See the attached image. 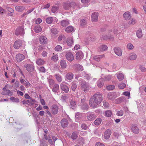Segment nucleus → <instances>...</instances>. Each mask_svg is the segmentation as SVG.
<instances>
[{
  "instance_id": "nucleus-41",
  "label": "nucleus",
  "mask_w": 146,
  "mask_h": 146,
  "mask_svg": "<svg viewBox=\"0 0 146 146\" xmlns=\"http://www.w3.org/2000/svg\"><path fill=\"white\" fill-rule=\"evenodd\" d=\"M102 122V119L100 118H98L94 121V124L96 125H98L100 124Z\"/></svg>"
},
{
  "instance_id": "nucleus-50",
  "label": "nucleus",
  "mask_w": 146,
  "mask_h": 146,
  "mask_svg": "<svg viewBox=\"0 0 146 146\" xmlns=\"http://www.w3.org/2000/svg\"><path fill=\"white\" fill-rule=\"evenodd\" d=\"M51 59L54 62L57 61L58 60V55H55L53 56L52 57Z\"/></svg>"
},
{
  "instance_id": "nucleus-51",
  "label": "nucleus",
  "mask_w": 146,
  "mask_h": 146,
  "mask_svg": "<svg viewBox=\"0 0 146 146\" xmlns=\"http://www.w3.org/2000/svg\"><path fill=\"white\" fill-rule=\"evenodd\" d=\"M112 76L110 75H108L104 77V79L106 81H109L111 78Z\"/></svg>"
},
{
  "instance_id": "nucleus-29",
  "label": "nucleus",
  "mask_w": 146,
  "mask_h": 146,
  "mask_svg": "<svg viewBox=\"0 0 146 146\" xmlns=\"http://www.w3.org/2000/svg\"><path fill=\"white\" fill-rule=\"evenodd\" d=\"M54 76L55 77L56 80L58 82H60L62 81V77L60 74H56L54 75Z\"/></svg>"
},
{
  "instance_id": "nucleus-18",
  "label": "nucleus",
  "mask_w": 146,
  "mask_h": 146,
  "mask_svg": "<svg viewBox=\"0 0 146 146\" xmlns=\"http://www.w3.org/2000/svg\"><path fill=\"white\" fill-rule=\"evenodd\" d=\"M60 123L61 126L63 127H65L68 125V122L66 119H63L61 120Z\"/></svg>"
},
{
  "instance_id": "nucleus-35",
  "label": "nucleus",
  "mask_w": 146,
  "mask_h": 146,
  "mask_svg": "<svg viewBox=\"0 0 146 146\" xmlns=\"http://www.w3.org/2000/svg\"><path fill=\"white\" fill-rule=\"evenodd\" d=\"M117 77L119 81H121L124 78V75L121 73L117 74Z\"/></svg>"
},
{
  "instance_id": "nucleus-56",
  "label": "nucleus",
  "mask_w": 146,
  "mask_h": 146,
  "mask_svg": "<svg viewBox=\"0 0 146 146\" xmlns=\"http://www.w3.org/2000/svg\"><path fill=\"white\" fill-rule=\"evenodd\" d=\"M49 139H48V141L49 144L52 145H54V143L52 139H51L50 136H49Z\"/></svg>"
},
{
  "instance_id": "nucleus-9",
  "label": "nucleus",
  "mask_w": 146,
  "mask_h": 146,
  "mask_svg": "<svg viewBox=\"0 0 146 146\" xmlns=\"http://www.w3.org/2000/svg\"><path fill=\"white\" fill-rule=\"evenodd\" d=\"M22 45V41L21 40L16 41L13 45L14 48L15 49H19Z\"/></svg>"
},
{
  "instance_id": "nucleus-21",
  "label": "nucleus",
  "mask_w": 146,
  "mask_h": 146,
  "mask_svg": "<svg viewBox=\"0 0 146 146\" xmlns=\"http://www.w3.org/2000/svg\"><path fill=\"white\" fill-rule=\"evenodd\" d=\"M131 129L132 131L135 133L137 134L139 132V129L135 125L132 126Z\"/></svg>"
},
{
  "instance_id": "nucleus-16",
  "label": "nucleus",
  "mask_w": 146,
  "mask_h": 146,
  "mask_svg": "<svg viewBox=\"0 0 146 146\" xmlns=\"http://www.w3.org/2000/svg\"><path fill=\"white\" fill-rule=\"evenodd\" d=\"M98 13L95 12L93 13L91 16V19L92 21H97L98 20Z\"/></svg>"
},
{
  "instance_id": "nucleus-33",
  "label": "nucleus",
  "mask_w": 146,
  "mask_h": 146,
  "mask_svg": "<svg viewBox=\"0 0 146 146\" xmlns=\"http://www.w3.org/2000/svg\"><path fill=\"white\" fill-rule=\"evenodd\" d=\"M60 64L61 67L62 68H65L67 66L66 61L65 60H62L60 62Z\"/></svg>"
},
{
  "instance_id": "nucleus-46",
  "label": "nucleus",
  "mask_w": 146,
  "mask_h": 146,
  "mask_svg": "<svg viewBox=\"0 0 146 146\" xmlns=\"http://www.w3.org/2000/svg\"><path fill=\"white\" fill-rule=\"evenodd\" d=\"M77 88V85L75 83H72V84L71 88L73 91H75Z\"/></svg>"
},
{
  "instance_id": "nucleus-4",
  "label": "nucleus",
  "mask_w": 146,
  "mask_h": 146,
  "mask_svg": "<svg viewBox=\"0 0 146 146\" xmlns=\"http://www.w3.org/2000/svg\"><path fill=\"white\" fill-rule=\"evenodd\" d=\"M7 86H5L3 88V91L2 93V94L3 95H8L9 96H11L13 95V92L11 91L10 90L7 89Z\"/></svg>"
},
{
  "instance_id": "nucleus-59",
  "label": "nucleus",
  "mask_w": 146,
  "mask_h": 146,
  "mask_svg": "<svg viewBox=\"0 0 146 146\" xmlns=\"http://www.w3.org/2000/svg\"><path fill=\"white\" fill-rule=\"evenodd\" d=\"M123 94L126 96L128 97V98L129 99L130 98V92H123Z\"/></svg>"
},
{
  "instance_id": "nucleus-12",
  "label": "nucleus",
  "mask_w": 146,
  "mask_h": 146,
  "mask_svg": "<svg viewBox=\"0 0 146 146\" xmlns=\"http://www.w3.org/2000/svg\"><path fill=\"white\" fill-rule=\"evenodd\" d=\"M60 88L62 90L66 93H67L69 91L68 87L64 84L63 82L62 83L60 84Z\"/></svg>"
},
{
  "instance_id": "nucleus-36",
  "label": "nucleus",
  "mask_w": 146,
  "mask_h": 146,
  "mask_svg": "<svg viewBox=\"0 0 146 146\" xmlns=\"http://www.w3.org/2000/svg\"><path fill=\"white\" fill-rule=\"evenodd\" d=\"M61 24L62 26L64 27L68 25L69 24V23L68 21L66 20H64L61 22Z\"/></svg>"
},
{
  "instance_id": "nucleus-19",
  "label": "nucleus",
  "mask_w": 146,
  "mask_h": 146,
  "mask_svg": "<svg viewBox=\"0 0 146 146\" xmlns=\"http://www.w3.org/2000/svg\"><path fill=\"white\" fill-rule=\"evenodd\" d=\"M83 54L82 52H77L76 54V58L78 60H80L83 58Z\"/></svg>"
},
{
  "instance_id": "nucleus-22",
  "label": "nucleus",
  "mask_w": 146,
  "mask_h": 146,
  "mask_svg": "<svg viewBox=\"0 0 146 146\" xmlns=\"http://www.w3.org/2000/svg\"><path fill=\"white\" fill-rule=\"evenodd\" d=\"M116 97L115 94L113 92H110L108 94V98L109 99L113 100Z\"/></svg>"
},
{
  "instance_id": "nucleus-42",
  "label": "nucleus",
  "mask_w": 146,
  "mask_h": 146,
  "mask_svg": "<svg viewBox=\"0 0 146 146\" xmlns=\"http://www.w3.org/2000/svg\"><path fill=\"white\" fill-rule=\"evenodd\" d=\"M10 100L13 102L18 103L19 102V99L18 98H15L13 96L10 98Z\"/></svg>"
},
{
  "instance_id": "nucleus-24",
  "label": "nucleus",
  "mask_w": 146,
  "mask_h": 146,
  "mask_svg": "<svg viewBox=\"0 0 146 146\" xmlns=\"http://www.w3.org/2000/svg\"><path fill=\"white\" fill-rule=\"evenodd\" d=\"M137 58V55L136 54L134 53H131L129 54V59L131 60H135Z\"/></svg>"
},
{
  "instance_id": "nucleus-28",
  "label": "nucleus",
  "mask_w": 146,
  "mask_h": 146,
  "mask_svg": "<svg viewBox=\"0 0 146 146\" xmlns=\"http://www.w3.org/2000/svg\"><path fill=\"white\" fill-rule=\"evenodd\" d=\"M103 80L102 78H100L98 81L97 82V86L98 87L101 88L103 86L104 83Z\"/></svg>"
},
{
  "instance_id": "nucleus-15",
  "label": "nucleus",
  "mask_w": 146,
  "mask_h": 146,
  "mask_svg": "<svg viewBox=\"0 0 146 146\" xmlns=\"http://www.w3.org/2000/svg\"><path fill=\"white\" fill-rule=\"evenodd\" d=\"M111 134V131L110 129H108L104 133V137L106 139H108L110 137Z\"/></svg>"
},
{
  "instance_id": "nucleus-25",
  "label": "nucleus",
  "mask_w": 146,
  "mask_h": 146,
  "mask_svg": "<svg viewBox=\"0 0 146 146\" xmlns=\"http://www.w3.org/2000/svg\"><path fill=\"white\" fill-rule=\"evenodd\" d=\"M108 49V47L105 44H102L100 46L99 48V50L101 51H105Z\"/></svg>"
},
{
  "instance_id": "nucleus-23",
  "label": "nucleus",
  "mask_w": 146,
  "mask_h": 146,
  "mask_svg": "<svg viewBox=\"0 0 146 146\" xmlns=\"http://www.w3.org/2000/svg\"><path fill=\"white\" fill-rule=\"evenodd\" d=\"M52 91L54 92L57 93L59 90V87L58 84H55L53 86L52 89Z\"/></svg>"
},
{
  "instance_id": "nucleus-17",
  "label": "nucleus",
  "mask_w": 146,
  "mask_h": 146,
  "mask_svg": "<svg viewBox=\"0 0 146 146\" xmlns=\"http://www.w3.org/2000/svg\"><path fill=\"white\" fill-rule=\"evenodd\" d=\"M114 50L115 54L118 56H120L122 55V50L120 48H115L114 49Z\"/></svg>"
},
{
  "instance_id": "nucleus-57",
  "label": "nucleus",
  "mask_w": 146,
  "mask_h": 146,
  "mask_svg": "<svg viewBox=\"0 0 146 146\" xmlns=\"http://www.w3.org/2000/svg\"><path fill=\"white\" fill-rule=\"evenodd\" d=\"M23 84L25 85L26 88H28L31 85L30 83L27 80V81H25V82Z\"/></svg>"
},
{
  "instance_id": "nucleus-43",
  "label": "nucleus",
  "mask_w": 146,
  "mask_h": 146,
  "mask_svg": "<svg viewBox=\"0 0 146 146\" xmlns=\"http://www.w3.org/2000/svg\"><path fill=\"white\" fill-rule=\"evenodd\" d=\"M53 21V19L52 17H49L46 19V21L48 24L51 23Z\"/></svg>"
},
{
  "instance_id": "nucleus-31",
  "label": "nucleus",
  "mask_w": 146,
  "mask_h": 146,
  "mask_svg": "<svg viewBox=\"0 0 146 146\" xmlns=\"http://www.w3.org/2000/svg\"><path fill=\"white\" fill-rule=\"evenodd\" d=\"M15 8L16 10L19 12L22 11L25 9V7L22 6H17Z\"/></svg>"
},
{
  "instance_id": "nucleus-6",
  "label": "nucleus",
  "mask_w": 146,
  "mask_h": 146,
  "mask_svg": "<svg viewBox=\"0 0 146 146\" xmlns=\"http://www.w3.org/2000/svg\"><path fill=\"white\" fill-rule=\"evenodd\" d=\"M52 113L54 115L57 114L58 112V108L55 104L53 105L50 108Z\"/></svg>"
},
{
  "instance_id": "nucleus-60",
  "label": "nucleus",
  "mask_w": 146,
  "mask_h": 146,
  "mask_svg": "<svg viewBox=\"0 0 146 146\" xmlns=\"http://www.w3.org/2000/svg\"><path fill=\"white\" fill-rule=\"evenodd\" d=\"M82 108L84 110H87L88 109L89 106L87 104H86L82 106Z\"/></svg>"
},
{
  "instance_id": "nucleus-55",
  "label": "nucleus",
  "mask_w": 146,
  "mask_h": 146,
  "mask_svg": "<svg viewBox=\"0 0 146 146\" xmlns=\"http://www.w3.org/2000/svg\"><path fill=\"white\" fill-rule=\"evenodd\" d=\"M123 113L124 112L122 110H121L117 111L116 115L117 116H121L123 115Z\"/></svg>"
},
{
  "instance_id": "nucleus-49",
  "label": "nucleus",
  "mask_w": 146,
  "mask_h": 146,
  "mask_svg": "<svg viewBox=\"0 0 146 146\" xmlns=\"http://www.w3.org/2000/svg\"><path fill=\"white\" fill-rule=\"evenodd\" d=\"M126 85L124 83H121L118 86V87L119 89H123L125 88Z\"/></svg>"
},
{
  "instance_id": "nucleus-61",
  "label": "nucleus",
  "mask_w": 146,
  "mask_h": 146,
  "mask_svg": "<svg viewBox=\"0 0 146 146\" xmlns=\"http://www.w3.org/2000/svg\"><path fill=\"white\" fill-rule=\"evenodd\" d=\"M58 7L55 6H53L52 9V11L53 13H55L58 10Z\"/></svg>"
},
{
  "instance_id": "nucleus-64",
  "label": "nucleus",
  "mask_w": 146,
  "mask_h": 146,
  "mask_svg": "<svg viewBox=\"0 0 146 146\" xmlns=\"http://www.w3.org/2000/svg\"><path fill=\"white\" fill-rule=\"evenodd\" d=\"M96 146H105L103 143L99 142H97L96 144Z\"/></svg>"
},
{
  "instance_id": "nucleus-62",
  "label": "nucleus",
  "mask_w": 146,
  "mask_h": 146,
  "mask_svg": "<svg viewBox=\"0 0 146 146\" xmlns=\"http://www.w3.org/2000/svg\"><path fill=\"white\" fill-rule=\"evenodd\" d=\"M81 127L82 129L84 130H86L88 128L87 125L85 123L82 124L81 125Z\"/></svg>"
},
{
  "instance_id": "nucleus-45",
  "label": "nucleus",
  "mask_w": 146,
  "mask_h": 146,
  "mask_svg": "<svg viewBox=\"0 0 146 146\" xmlns=\"http://www.w3.org/2000/svg\"><path fill=\"white\" fill-rule=\"evenodd\" d=\"M112 114V112L110 110L106 111L105 112V115L107 117H109L111 116Z\"/></svg>"
},
{
  "instance_id": "nucleus-5",
  "label": "nucleus",
  "mask_w": 146,
  "mask_h": 146,
  "mask_svg": "<svg viewBox=\"0 0 146 146\" xmlns=\"http://www.w3.org/2000/svg\"><path fill=\"white\" fill-rule=\"evenodd\" d=\"M24 67L26 68L28 71L29 72H32L34 70V65L33 64H25Z\"/></svg>"
},
{
  "instance_id": "nucleus-20",
  "label": "nucleus",
  "mask_w": 146,
  "mask_h": 146,
  "mask_svg": "<svg viewBox=\"0 0 146 146\" xmlns=\"http://www.w3.org/2000/svg\"><path fill=\"white\" fill-rule=\"evenodd\" d=\"M123 17L125 20H128L130 19L131 17V15L130 12H126L124 13Z\"/></svg>"
},
{
  "instance_id": "nucleus-37",
  "label": "nucleus",
  "mask_w": 146,
  "mask_h": 146,
  "mask_svg": "<svg viewBox=\"0 0 146 146\" xmlns=\"http://www.w3.org/2000/svg\"><path fill=\"white\" fill-rule=\"evenodd\" d=\"M44 62V60L40 58L38 59L36 61V64L40 65H43Z\"/></svg>"
},
{
  "instance_id": "nucleus-52",
  "label": "nucleus",
  "mask_w": 146,
  "mask_h": 146,
  "mask_svg": "<svg viewBox=\"0 0 146 146\" xmlns=\"http://www.w3.org/2000/svg\"><path fill=\"white\" fill-rule=\"evenodd\" d=\"M127 47L129 50H132L134 46L132 44L129 43L127 44Z\"/></svg>"
},
{
  "instance_id": "nucleus-53",
  "label": "nucleus",
  "mask_w": 146,
  "mask_h": 146,
  "mask_svg": "<svg viewBox=\"0 0 146 146\" xmlns=\"http://www.w3.org/2000/svg\"><path fill=\"white\" fill-rule=\"evenodd\" d=\"M115 86L113 85H110L107 86L106 88L108 90H112L115 88Z\"/></svg>"
},
{
  "instance_id": "nucleus-10",
  "label": "nucleus",
  "mask_w": 146,
  "mask_h": 146,
  "mask_svg": "<svg viewBox=\"0 0 146 146\" xmlns=\"http://www.w3.org/2000/svg\"><path fill=\"white\" fill-rule=\"evenodd\" d=\"M39 40L40 43L42 44H44L47 43V39L44 36H41L39 38Z\"/></svg>"
},
{
  "instance_id": "nucleus-38",
  "label": "nucleus",
  "mask_w": 146,
  "mask_h": 146,
  "mask_svg": "<svg viewBox=\"0 0 146 146\" xmlns=\"http://www.w3.org/2000/svg\"><path fill=\"white\" fill-rule=\"evenodd\" d=\"M74 30V28L72 26H69L66 27L65 29V31L67 33H70Z\"/></svg>"
},
{
  "instance_id": "nucleus-44",
  "label": "nucleus",
  "mask_w": 146,
  "mask_h": 146,
  "mask_svg": "<svg viewBox=\"0 0 146 146\" xmlns=\"http://www.w3.org/2000/svg\"><path fill=\"white\" fill-rule=\"evenodd\" d=\"M51 32L53 35H56L58 34V31H57V29L55 28H52L50 30Z\"/></svg>"
},
{
  "instance_id": "nucleus-13",
  "label": "nucleus",
  "mask_w": 146,
  "mask_h": 146,
  "mask_svg": "<svg viewBox=\"0 0 146 146\" xmlns=\"http://www.w3.org/2000/svg\"><path fill=\"white\" fill-rule=\"evenodd\" d=\"M80 84L81 87L83 88V90L84 92H86L87 91V88L88 87L87 83L85 82L82 81L81 82Z\"/></svg>"
},
{
  "instance_id": "nucleus-8",
  "label": "nucleus",
  "mask_w": 146,
  "mask_h": 146,
  "mask_svg": "<svg viewBox=\"0 0 146 146\" xmlns=\"http://www.w3.org/2000/svg\"><path fill=\"white\" fill-rule=\"evenodd\" d=\"M87 118L90 121L94 120L96 117V116L93 112H88L87 113Z\"/></svg>"
},
{
  "instance_id": "nucleus-2",
  "label": "nucleus",
  "mask_w": 146,
  "mask_h": 146,
  "mask_svg": "<svg viewBox=\"0 0 146 146\" xmlns=\"http://www.w3.org/2000/svg\"><path fill=\"white\" fill-rule=\"evenodd\" d=\"M109 33L111 34V35L110 36H107L106 35H102L101 38L102 39L106 40L108 39H110L111 40H113V35H113V33L115 34H116L117 33V29H114L113 30H110L109 31Z\"/></svg>"
},
{
  "instance_id": "nucleus-7",
  "label": "nucleus",
  "mask_w": 146,
  "mask_h": 146,
  "mask_svg": "<svg viewBox=\"0 0 146 146\" xmlns=\"http://www.w3.org/2000/svg\"><path fill=\"white\" fill-rule=\"evenodd\" d=\"M65 56L66 59L70 62L72 61L74 59L73 54L70 52H66Z\"/></svg>"
},
{
  "instance_id": "nucleus-34",
  "label": "nucleus",
  "mask_w": 146,
  "mask_h": 146,
  "mask_svg": "<svg viewBox=\"0 0 146 146\" xmlns=\"http://www.w3.org/2000/svg\"><path fill=\"white\" fill-rule=\"evenodd\" d=\"M136 35L139 38H141L143 36L142 33L141 29H139L136 32Z\"/></svg>"
},
{
  "instance_id": "nucleus-11",
  "label": "nucleus",
  "mask_w": 146,
  "mask_h": 146,
  "mask_svg": "<svg viewBox=\"0 0 146 146\" xmlns=\"http://www.w3.org/2000/svg\"><path fill=\"white\" fill-rule=\"evenodd\" d=\"M25 58V56L23 54H19L16 56V59L18 62H21Z\"/></svg>"
},
{
  "instance_id": "nucleus-3",
  "label": "nucleus",
  "mask_w": 146,
  "mask_h": 146,
  "mask_svg": "<svg viewBox=\"0 0 146 146\" xmlns=\"http://www.w3.org/2000/svg\"><path fill=\"white\" fill-rule=\"evenodd\" d=\"M24 33V29L21 27H19L16 28L14 33V34L17 36L23 35Z\"/></svg>"
},
{
  "instance_id": "nucleus-39",
  "label": "nucleus",
  "mask_w": 146,
  "mask_h": 146,
  "mask_svg": "<svg viewBox=\"0 0 146 146\" xmlns=\"http://www.w3.org/2000/svg\"><path fill=\"white\" fill-rule=\"evenodd\" d=\"M47 79L49 83V86L50 87H51V86L54 84V81L53 79L50 78V77L48 78Z\"/></svg>"
},
{
  "instance_id": "nucleus-26",
  "label": "nucleus",
  "mask_w": 146,
  "mask_h": 146,
  "mask_svg": "<svg viewBox=\"0 0 146 146\" xmlns=\"http://www.w3.org/2000/svg\"><path fill=\"white\" fill-rule=\"evenodd\" d=\"M104 57V54L95 56L94 57V59L97 61H100V59Z\"/></svg>"
},
{
  "instance_id": "nucleus-32",
  "label": "nucleus",
  "mask_w": 146,
  "mask_h": 146,
  "mask_svg": "<svg viewBox=\"0 0 146 146\" xmlns=\"http://www.w3.org/2000/svg\"><path fill=\"white\" fill-rule=\"evenodd\" d=\"M67 45L69 46H72L73 44V40L72 38H69L68 39L67 42Z\"/></svg>"
},
{
  "instance_id": "nucleus-14",
  "label": "nucleus",
  "mask_w": 146,
  "mask_h": 146,
  "mask_svg": "<svg viewBox=\"0 0 146 146\" xmlns=\"http://www.w3.org/2000/svg\"><path fill=\"white\" fill-rule=\"evenodd\" d=\"M73 74L71 72L67 74L65 76L66 80L70 82L73 79Z\"/></svg>"
},
{
  "instance_id": "nucleus-54",
  "label": "nucleus",
  "mask_w": 146,
  "mask_h": 146,
  "mask_svg": "<svg viewBox=\"0 0 146 146\" xmlns=\"http://www.w3.org/2000/svg\"><path fill=\"white\" fill-rule=\"evenodd\" d=\"M136 20L133 19L129 22L128 24L129 25H133L136 23Z\"/></svg>"
},
{
  "instance_id": "nucleus-58",
  "label": "nucleus",
  "mask_w": 146,
  "mask_h": 146,
  "mask_svg": "<svg viewBox=\"0 0 146 146\" xmlns=\"http://www.w3.org/2000/svg\"><path fill=\"white\" fill-rule=\"evenodd\" d=\"M86 24V21L84 19H82L80 21V25L82 26H84Z\"/></svg>"
},
{
  "instance_id": "nucleus-40",
  "label": "nucleus",
  "mask_w": 146,
  "mask_h": 146,
  "mask_svg": "<svg viewBox=\"0 0 146 146\" xmlns=\"http://www.w3.org/2000/svg\"><path fill=\"white\" fill-rule=\"evenodd\" d=\"M71 137L73 140L76 139L78 137L77 133L76 131L74 132L72 134Z\"/></svg>"
},
{
  "instance_id": "nucleus-48",
  "label": "nucleus",
  "mask_w": 146,
  "mask_h": 146,
  "mask_svg": "<svg viewBox=\"0 0 146 146\" xmlns=\"http://www.w3.org/2000/svg\"><path fill=\"white\" fill-rule=\"evenodd\" d=\"M76 102L75 100H72L70 103V105L71 106V108L72 109H74V108H72V107L74 106H75L76 105Z\"/></svg>"
},
{
  "instance_id": "nucleus-27",
  "label": "nucleus",
  "mask_w": 146,
  "mask_h": 146,
  "mask_svg": "<svg viewBox=\"0 0 146 146\" xmlns=\"http://www.w3.org/2000/svg\"><path fill=\"white\" fill-rule=\"evenodd\" d=\"M34 30L36 33H38L42 31V29L40 26L37 25L35 26Z\"/></svg>"
},
{
  "instance_id": "nucleus-1",
  "label": "nucleus",
  "mask_w": 146,
  "mask_h": 146,
  "mask_svg": "<svg viewBox=\"0 0 146 146\" xmlns=\"http://www.w3.org/2000/svg\"><path fill=\"white\" fill-rule=\"evenodd\" d=\"M102 100V95L100 92L94 94L89 99V104L90 107L96 108Z\"/></svg>"
},
{
  "instance_id": "nucleus-30",
  "label": "nucleus",
  "mask_w": 146,
  "mask_h": 146,
  "mask_svg": "<svg viewBox=\"0 0 146 146\" xmlns=\"http://www.w3.org/2000/svg\"><path fill=\"white\" fill-rule=\"evenodd\" d=\"M71 3H65L63 5V7L65 10L69 9L71 7Z\"/></svg>"
},
{
  "instance_id": "nucleus-47",
  "label": "nucleus",
  "mask_w": 146,
  "mask_h": 146,
  "mask_svg": "<svg viewBox=\"0 0 146 146\" xmlns=\"http://www.w3.org/2000/svg\"><path fill=\"white\" fill-rule=\"evenodd\" d=\"M62 49V46L59 45H58L56 46L54 48V50L56 51H60Z\"/></svg>"
},
{
  "instance_id": "nucleus-63",
  "label": "nucleus",
  "mask_w": 146,
  "mask_h": 146,
  "mask_svg": "<svg viewBox=\"0 0 146 146\" xmlns=\"http://www.w3.org/2000/svg\"><path fill=\"white\" fill-rule=\"evenodd\" d=\"M39 70L42 72H45V69L43 66L40 67L39 68Z\"/></svg>"
}]
</instances>
